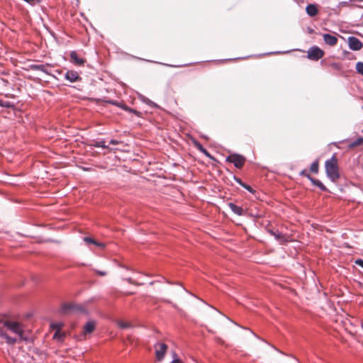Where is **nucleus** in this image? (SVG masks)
<instances>
[{
    "label": "nucleus",
    "mask_w": 363,
    "mask_h": 363,
    "mask_svg": "<svg viewBox=\"0 0 363 363\" xmlns=\"http://www.w3.org/2000/svg\"><path fill=\"white\" fill-rule=\"evenodd\" d=\"M325 168L327 177L333 182H335L340 179L338 160L335 155H333L330 159L325 161Z\"/></svg>",
    "instance_id": "1"
},
{
    "label": "nucleus",
    "mask_w": 363,
    "mask_h": 363,
    "mask_svg": "<svg viewBox=\"0 0 363 363\" xmlns=\"http://www.w3.org/2000/svg\"><path fill=\"white\" fill-rule=\"evenodd\" d=\"M4 325L13 333L17 334L20 339L27 341L28 338L24 335V332L22 325L18 322L5 321Z\"/></svg>",
    "instance_id": "2"
},
{
    "label": "nucleus",
    "mask_w": 363,
    "mask_h": 363,
    "mask_svg": "<svg viewBox=\"0 0 363 363\" xmlns=\"http://www.w3.org/2000/svg\"><path fill=\"white\" fill-rule=\"evenodd\" d=\"M62 311L64 313H68L70 312L79 311L81 313H84L85 309L83 306L80 304H77L74 303H65L62 306Z\"/></svg>",
    "instance_id": "3"
},
{
    "label": "nucleus",
    "mask_w": 363,
    "mask_h": 363,
    "mask_svg": "<svg viewBox=\"0 0 363 363\" xmlns=\"http://www.w3.org/2000/svg\"><path fill=\"white\" fill-rule=\"evenodd\" d=\"M226 161L233 163L235 167L240 169L245 162V158L241 155L232 154L226 158Z\"/></svg>",
    "instance_id": "4"
},
{
    "label": "nucleus",
    "mask_w": 363,
    "mask_h": 363,
    "mask_svg": "<svg viewBox=\"0 0 363 363\" xmlns=\"http://www.w3.org/2000/svg\"><path fill=\"white\" fill-rule=\"evenodd\" d=\"M324 55V51L317 46L311 47L308 50V58L311 60L317 61L321 59Z\"/></svg>",
    "instance_id": "5"
},
{
    "label": "nucleus",
    "mask_w": 363,
    "mask_h": 363,
    "mask_svg": "<svg viewBox=\"0 0 363 363\" xmlns=\"http://www.w3.org/2000/svg\"><path fill=\"white\" fill-rule=\"evenodd\" d=\"M70 62L77 66H83L86 62V60L80 56L76 51L70 52Z\"/></svg>",
    "instance_id": "6"
},
{
    "label": "nucleus",
    "mask_w": 363,
    "mask_h": 363,
    "mask_svg": "<svg viewBox=\"0 0 363 363\" xmlns=\"http://www.w3.org/2000/svg\"><path fill=\"white\" fill-rule=\"evenodd\" d=\"M348 45L349 48L352 50L357 51L362 49L363 44L356 37L351 36L348 38Z\"/></svg>",
    "instance_id": "7"
},
{
    "label": "nucleus",
    "mask_w": 363,
    "mask_h": 363,
    "mask_svg": "<svg viewBox=\"0 0 363 363\" xmlns=\"http://www.w3.org/2000/svg\"><path fill=\"white\" fill-rule=\"evenodd\" d=\"M156 347V357L158 361H161L164 359L165 353L167 350V345L164 343H160L155 345Z\"/></svg>",
    "instance_id": "8"
},
{
    "label": "nucleus",
    "mask_w": 363,
    "mask_h": 363,
    "mask_svg": "<svg viewBox=\"0 0 363 363\" xmlns=\"http://www.w3.org/2000/svg\"><path fill=\"white\" fill-rule=\"evenodd\" d=\"M65 78L72 83L82 80V77L79 76V73L74 70H68L65 75Z\"/></svg>",
    "instance_id": "9"
},
{
    "label": "nucleus",
    "mask_w": 363,
    "mask_h": 363,
    "mask_svg": "<svg viewBox=\"0 0 363 363\" xmlns=\"http://www.w3.org/2000/svg\"><path fill=\"white\" fill-rule=\"evenodd\" d=\"M96 328V321L91 320L88 321L83 328L82 335L86 338V335L91 334Z\"/></svg>",
    "instance_id": "10"
},
{
    "label": "nucleus",
    "mask_w": 363,
    "mask_h": 363,
    "mask_svg": "<svg viewBox=\"0 0 363 363\" xmlns=\"http://www.w3.org/2000/svg\"><path fill=\"white\" fill-rule=\"evenodd\" d=\"M323 38L324 40V42L330 45V46H335L337 43V38L335 35H332L328 33H325L323 35Z\"/></svg>",
    "instance_id": "11"
},
{
    "label": "nucleus",
    "mask_w": 363,
    "mask_h": 363,
    "mask_svg": "<svg viewBox=\"0 0 363 363\" xmlns=\"http://www.w3.org/2000/svg\"><path fill=\"white\" fill-rule=\"evenodd\" d=\"M48 67H50L48 64H33L30 65V69L32 70L41 71L46 74H50V72L48 70Z\"/></svg>",
    "instance_id": "12"
},
{
    "label": "nucleus",
    "mask_w": 363,
    "mask_h": 363,
    "mask_svg": "<svg viewBox=\"0 0 363 363\" xmlns=\"http://www.w3.org/2000/svg\"><path fill=\"white\" fill-rule=\"evenodd\" d=\"M306 13L308 16L313 17L318 13V9L315 4H309L306 9Z\"/></svg>",
    "instance_id": "13"
},
{
    "label": "nucleus",
    "mask_w": 363,
    "mask_h": 363,
    "mask_svg": "<svg viewBox=\"0 0 363 363\" xmlns=\"http://www.w3.org/2000/svg\"><path fill=\"white\" fill-rule=\"evenodd\" d=\"M114 322L118 325V326L121 329H127V328H133L134 325L126 321H123L121 320H114Z\"/></svg>",
    "instance_id": "14"
},
{
    "label": "nucleus",
    "mask_w": 363,
    "mask_h": 363,
    "mask_svg": "<svg viewBox=\"0 0 363 363\" xmlns=\"http://www.w3.org/2000/svg\"><path fill=\"white\" fill-rule=\"evenodd\" d=\"M230 210L235 214L238 216H242L243 214V209L241 206H237L235 203H230L228 204Z\"/></svg>",
    "instance_id": "15"
},
{
    "label": "nucleus",
    "mask_w": 363,
    "mask_h": 363,
    "mask_svg": "<svg viewBox=\"0 0 363 363\" xmlns=\"http://www.w3.org/2000/svg\"><path fill=\"white\" fill-rule=\"evenodd\" d=\"M273 236L277 241L280 242V244H284L288 241L286 236L282 233H279V231H276Z\"/></svg>",
    "instance_id": "16"
},
{
    "label": "nucleus",
    "mask_w": 363,
    "mask_h": 363,
    "mask_svg": "<svg viewBox=\"0 0 363 363\" xmlns=\"http://www.w3.org/2000/svg\"><path fill=\"white\" fill-rule=\"evenodd\" d=\"M195 147L199 150L201 152H202L203 155H205L206 157L209 158H212V156L211 154L207 151L206 148L203 147V145L199 143V142L195 143Z\"/></svg>",
    "instance_id": "17"
},
{
    "label": "nucleus",
    "mask_w": 363,
    "mask_h": 363,
    "mask_svg": "<svg viewBox=\"0 0 363 363\" xmlns=\"http://www.w3.org/2000/svg\"><path fill=\"white\" fill-rule=\"evenodd\" d=\"M311 182L313 185L318 186L320 190H322L323 191H327V188L320 180H318L317 179L312 178V179H311Z\"/></svg>",
    "instance_id": "18"
},
{
    "label": "nucleus",
    "mask_w": 363,
    "mask_h": 363,
    "mask_svg": "<svg viewBox=\"0 0 363 363\" xmlns=\"http://www.w3.org/2000/svg\"><path fill=\"white\" fill-rule=\"evenodd\" d=\"M363 145V137L358 138L357 139H356L355 140L352 142L348 145V147L352 149V148H354L355 147H357V146H359V145Z\"/></svg>",
    "instance_id": "19"
},
{
    "label": "nucleus",
    "mask_w": 363,
    "mask_h": 363,
    "mask_svg": "<svg viewBox=\"0 0 363 363\" xmlns=\"http://www.w3.org/2000/svg\"><path fill=\"white\" fill-rule=\"evenodd\" d=\"M310 170L311 172L313 173H315V174H317L318 172V170H319V163H318V160H316L315 161H314L311 167H310Z\"/></svg>",
    "instance_id": "20"
},
{
    "label": "nucleus",
    "mask_w": 363,
    "mask_h": 363,
    "mask_svg": "<svg viewBox=\"0 0 363 363\" xmlns=\"http://www.w3.org/2000/svg\"><path fill=\"white\" fill-rule=\"evenodd\" d=\"M121 108L129 113H132L138 116H140V112H138V111H136L133 108H131L127 106L125 104H121Z\"/></svg>",
    "instance_id": "21"
},
{
    "label": "nucleus",
    "mask_w": 363,
    "mask_h": 363,
    "mask_svg": "<svg viewBox=\"0 0 363 363\" xmlns=\"http://www.w3.org/2000/svg\"><path fill=\"white\" fill-rule=\"evenodd\" d=\"M65 337V333H61L60 331L57 330L54 334L53 338L57 341H62L64 337Z\"/></svg>",
    "instance_id": "22"
},
{
    "label": "nucleus",
    "mask_w": 363,
    "mask_h": 363,
    "mask_svg": "<svg viewBox=\"0 0 363 363\" xmlns=\"http://www.w3.org/2000/svg\"><path fill=\"white\" fill-rule=\"evenodd\" d=\"M63 325H64V324L61 322L52 323L50 324V328L52 329L56 330V331L57 330L60 331V329L62 328Z\"/></svg>",
    "instance_id": "23"
},
{
    "label": "nucleus",
    "mask_w": 363,
    "mask_h": 363,
    "mask_svg": "<svg viewBox=\"0 0 363 363\" xmlns=\"http://www.w3.org/2000/svg\"><path fill=\"white\" fill-rule=\"evenodd\" d=\"M0 106L5 108H12L13 107V104L10 101H6L3 100H0Z\"/></svg>",
    "instance_id": "24"
},
{
    "label": "nucleus",
    "mask_w": 363,
    "mask_h": 363,
    "mask_svg": "<svg viewBox=\"0 0 363 363\" xmlns=\"http://www.w3.org/2000/svg\"><path fill=\"white\" fill-rule=\"evenodd\" d=\"M357 72L363 76V62H358L356 64Z\"/></svg>",
    "instance_id": "25"
},
{
    "label": "nucleus",
    "mask_w": 363,
    "mask_h": 363,
    "mask_svg": "<svg viewBox=\"0 0 363 363\" xmlns=\"http://www.w3.org/2000/svg\"><path fill=\"white\" fill-rule=\"evenodd\" d=\"M94 146L96 147H102L104 149L108 148V146L106 145L104 140H101V141L96 142V144L94 145Z\"/></svg>",
    "instance_id": "26"
},
{
    "label": "nucleus",
    "mask_w": 363,
    "mask_h": 363,
    "mask_svg": "<svg viewBox=\"0 0 363 363\" xmlns=\"http://www.w3.org/2000/svg\"><path fill=\"white\" fill-rule=\"evenodd\" d=\"M6 341V342L9 345H13L16 342V339L9 337L8 335L4 338Z\"/></svg>",
    "instance_id": "27"
},
{
    "label": "nucleus",
    "mask_w": 363,
    "mask_h": 363,
    "mask_svg": "<svg viewBox=\"0 0 363 363\" xmlns=\"http://www.w3.org/2000/svg\"><path fill=\"white\" fill-rule=\"evenodd\" d=\"M83 240L86 244H94V245L95 243H96V241L90 237H84L83 238Z\"/></svg>",
    "instance_id": "28"
},
{
    "label": "nucleus",
    "mask_w": 363,
    "mask_h": 363,
    "mask_svg": "<svg viewBox=\"0 0 363 363\" xmlns=\"http://www.w3.org/2000/svg\"><path fill=\"white\" fill-rule=\"evenodd\" d=\"M243 188H245L246 190H247L249 192L252 193V194H255V190L253 189L250 185L244 183L242 186Z\"/></svg>",
    "instance_id": "29"
},
{
    "label": "nucleus",
    "mask_w": 363,
    "mask_h": 363,
    "mask_svg": "<svg viewBox=\"0 0 363 363\" xmlns=\"http://www.w3.org/2000/svg\"><path fill=\"white\" fill-rule=\"evenodd\" d=\"M300 175L301 176H303V177H306V178H308L310 181H311V179H312L313 177L308 173L307 170L306 169H303L302 170L301 172H300Z\"/></svg>",
    "instance_id": "30"
},
{
    "label": "nucleus",
    "mask_w": 363,
    "mask_h": 363,
    "mask_svg": "<svg viewBox=\"0 0 363 363\" xmlns=\"http://www.w3.org/2000/svg\"><path fill=\"white\" fill-rule=\"evenodd\" d=\"M94 272L99 276L101 277H104V276H106L107 274V272H105V271H101V270H97V269H94Z\"/></svg>",
    "instance_id": "31"
},
{
    "label": "nucleus",
    "mask_w": 363,
    "mask_h": 363,
    "mask_svg": "<svg viewBox=\"0 0 363 363\" xmlns=\"http://www.w3.org/2000/svg\"><path fill=\"white\" fill-rule=\"evenodd\" d=\"M125 280L130 284H136V285H142L143 284V283H136L135 281H133V279L132 278H127Z\"/></svg>",
    "instance_id": "32"
},
{
    "label": "nucleus",
    "mask_w": 363,
    "mask_h": 363,
    "mask_svg": "<svg viewBox=\"0 0 363 363\" xmlns=\"http://www.w3.org/2000/svg\"><path fill=\"white\" fill-rule=\"evenodd\" d=\"M354 263L358 265V266H360L361 267L363 268V259H356Z\"/></svg>",
    "instance_id": "33"
},
{
    "label": "nucleus",
    "mask_w": 363,
    "mask_h": 363,
    "mask_svg": "<svg viewBox=\"0 0 363 363\" xmlns=\"http://www.w3.org/2000/svg\"><path fill=\"white\" fill-rule=\"evenodd\" d=\"M178 288L179 289V291H178V293L183 294L184 292H187V291L184 288L182 285H178Z\"/></svg>",
    "instance_id": "34"
},
{
    "label": "nucleus",
    "mask_w": 363,
    "mask_h": 363,
    "mask_svg": "<svg viewBox=\"0 0 363 363\" xmlns=\"http://www.w3.org/2000/svg\"><path fill=\"white\" fill-rule=\"evenodd\" d=\"M108 103L117 106H118L120 108H121V104H123L122 103H118V102L115 101H109Z\"/></svg>",
    "instance_id": "35"
},
{
    "label": "nucleus",
    "mask_w": 363,
    "mask_h": 363,
    "mask_svg": "<svg viewBox=\"0 0 363 363\" xmlns=\"http://www.w3.org/2000/svg\"><path fill=\"white\" fill-rule=\"evenodd\" d=\"M234 179L235 181L239 184L240 186H242V184H244V182H242V181L241 180V179L238 178V177H234Z\"/></svg>",
    "instance_id": "36"
},
{
    "label": "nucleus",
    "mask_w": 363,
    "mask_h": 363,
    "mask_svg": "<svg viewBox=\"0 0 363 363\" xmlns=\"http://www.w3.org/2000/svg\"><path fill=\"white\" fill-rule=\"evenodd\" d=\"M109 143L111 144V145H118V144L121 143V142L118 141V140L112 139V140H110Z\"/></svg>",
    "instance_id": "37"
},
{
    "label": "nucleus",
    "mask_w": 363,
    "mask_h": 363,
    "mask_svg": "<svg viewBox=\"0 0 363 363\" xmlns=\"http://www.w3.org/2000/svg\"><path fill=\"white\" fill-rule=\"evenodd\" d=\"M6 335L7 334L6 333H4L1 328H0V337L5 338Z\"/></svg>",
    "instance_id": "38"
},
{
    "label": "nucleus",
    "mask_w": 363,
    "mask_h": 363,
    "mask_svg": "<svg viewBox=\"0 0 363 363\" xmlns=\"http://www.w3.org/2000/svg\"><path fill=\"white\" fill-rule=\"evenodd\" d=\"M94 245H96V246H99L100 247H104V244L101 243V242H98L97 241H96V243H95Z\"/></svg>",
    "instance_id": "39"
},
{
    "label": "nucleus",
    "mask_w": 363,
    "mask_h": 363,
    "mask_svg": "<svg viewBox=\"0 0 363 363\" xmlns=\"http://www.w3.org/2000/svg\"><path fill=\"white\" fill-rule=\"evenodd\" d=\"M170 363H181L180 360L179 359H174L172 362Z\"/></svg>",
    "instance_id": "40"
},
{
    "label": "nucleus",
    "mask_w": 363,
    "mask_h": 363,
    "mask_svg": "<svg viewBox=\"0 0 363 363\" xmlns=\"http://www.w3.org/2000/svg\"><path fill=\"white\" fill-rule=\"evenodd\" d=\"M333 67L336 68V69H338L340 67L339 65L337 63H333Z\"/></svg>",
    "instance_id": "41"
},
{
    "label": "nucleus",
    "mask_w": 363,
    "mask_h": 363,
    "mask_svg": "<svg viewBox=\"0 0 363 363\" xmlns=\"http://www.w3.org/2000/svg\"><path fill=\"white\" fill-rule=\"evenodd\" d=\"M268 232H269V233L270 235H274V233H276V231H274V230H268Z\"/></svg>",
    "instance_id": "42"
},
{
    "label": "nucleus",
    "mask_w": 363,
    "mask_h": 363,
    "mask_svg": "<svg viewBox=\"0 0 363 363\" xmlns=\"http://www.w3.org/2000/svg\"><path fill=\"white\" fill-rule=\"evenodd\" d=\"M119 266H120L121 267H123V268L126 269H128V270H130V269H129L128 267H125V266H124V265L120 264Z\"/></svg>",
    "instance_id": "43"
},
{
    "label": "nucleus",
    "mask_w": 363,
    "mask_h": 363,
    "mask_svg": "<svg viewBox=\"0 0 363 363\" xmlns=\"http://www.w3.org/2000/svg\"><path fill=\"white\" fill-rule=\"evenodd\" d=\"M308 32H309L310 33H312L313 32V29L310 28V29H309V30H308Z\"/></svg>",
    "instance_id": "44"
},
{
    "label": "nucleus",
    "mask_w": 363,
    "mask_h": 363,
    "mask_svg": "<svg viewBox=\"0 0 363 363\" xmlns=\"http://www.w3.org/2000/svg\"><path fill=\"white\" fill-rule=\"evenodd\" d=\"M275 350H277V352H281L279 350H277V348L274 347V346H272Z\"/></svg>",
    "instance_id": "45"
},
{
    "label": "nucleus",
    "mask_w": 363,
    "mask_h": 363,
    "mask_svg": "<svg viewBox=\"0 0 363 363\" xmlns=\"http://www.w3.org/2000/svg\"><path fill=\"white\" fill-rule=\"evenodd\" d=\"M223 318L228 321H231L230 319L228 318V317L223 316Z\"/></svg>",
    "instance_id": "46"
},
{
    "label": "nucleus",
    "mask_w": 363,
    "mask_h": 363,
    "mask_svg": "<svg viewBox=\"0 0 363 363\" xmlns=\"http://www.w3.org/2000/svg\"><path fill=\"white\" fill-rule=\"evenodd\" d=\"M251 333H252L254 336H256V334H255L253 331H251Z\"/></svg>",
    "instance_id": "47"
},
{
    "label": "nucleus",
    "mask_w": 363,
    "mask_h": 363,
    "mask_svg": "<svg viewBox=\"0 0 363 363\" xmlns=\"http://www.w3.org/2000/svg\"><path fill=\"white\" fill-rule=\"evenodd\" d=\"M251 333H252L254 336H256V334H255L253 331H251Z\"/></svg>",
    "instance_id": "48"
},
{
    "label": "nucleus",
    "mask_w": 363,
    "mask_h": 363,
    "mask_svg": "<svg viewBox=\"0 0 363 363\" xmlns=\"http://www.w3.org/2000/svg\"><path fill=\"white\" fill-rule=\"evenodd\" d=\"M251 333H252L254 336H256V334H255L253 331H251Z\"/></svg>",
    "instance_id": "49"
},
{
    "label": "nucleus",
    "mask_w": 363,
    "mask_h": 363,
    "mask_svg": "<svg viewBox=\"0 0 363 363\" xmlns=\"http://www.w3.org/2000/svg\"><path fill=\"white\" fill-rule=\"evenodd\" d=\"M251 333H252L254 336H256V334H255L253 331H251Z\"/></svg>",
    "instance_id": "50"
},
{
    "label": "nucleus",
    "mask_w": 363,
    "mask_h": 363,
    "mask_svg": "<svg viewBox=\"0 0 363 363\" xmlns=\"http://www.w3.org/2000/svg\"><path fill=\"white\" fill-rule=\"evenodd\" d=\"M251 333H252L254 336H256V334H255L253 331H251Z\"/></svg>",
    "instance_id": "51"
},
{
    "label": "nucleus",
    "mask_w": 363,
    "mask_h": 363,
    "mask_svg": "<svg viewBox=\"0 0 363 363\" xmlns=\"http://www.w3.org/2000/svg\"><path fill=\"white\" fill-rule=\"evenodd\" d=\"M153 283H154V282H153V281H152V282H150V285H152V284H153Z\"/></svg>",
    "instance_id": "52"
},
{
    "label": "nucleus",
    "mask_w": 363,
    "mask_h": 363,
    "mask_svg": "<svg viewBox=\"0 0 363 363\" xmlns=\"http://www.w3.org/2000/svg\"><path fill=\"white\" fill-rule=\"evenodd\" d=\"M358 1H363V0H357Z\"/></svg>",
    "instance_id": "53"
}]
</instances>
